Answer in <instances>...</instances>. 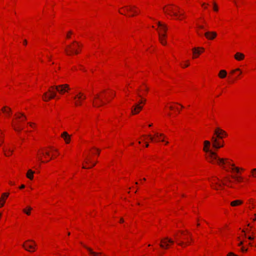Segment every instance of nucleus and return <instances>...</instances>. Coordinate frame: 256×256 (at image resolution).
I'll use <instances>...</instances> for the list:
<instances>
[{"label": "nucleus", "mask_w": 256, "mask_h": 256, "mask_svg": "<svg viewBox=\"0 0 256 256\" xmlns=\"http://www.w3.org/2000/svg\"><path fill=\"white\" fill-rule=\"evenodd\" d=\"M212 148L218 150L224 146V140L222 138L213 136L212 139Z\"/></svg>", "instance_id": "obj_20"}, {"label": "nucleus", "mask_w": 256, "mask_h": 256, "mask_svg": "<svg viewBox=\"0 0 256 256\" xmlns=\"http://www.w3.org/2000/svg\"><path fill=\"white\" fill-rule=\"evenodd\" d=\"M236 5H238V0H232Z\"/></svg>", "instance_id": "obj_48"}, {"label": "nucleus", "mask_w": 256, "mask_h": 256, "mask_svg": "<svg viewBox=\"0 0 256 256\" xmlns=\"http://www.w3.org/2000/svg\"><path fill=\"white\" fill-rule=\"evenodd\" d=\"M4 135L3 134L2 132L0 129V146L4 142Z\"/></svg>", "instance_id": "obj_36"}, {"label": "nucleus", "mask_w": 256, "mask_h": 256, "mask_svg": "<svg viewBox=\"0 0 256 256\" xmlns=\"http://www.w3.org/2000/svg\"><path fill=\"white\" fill-rule=\"evenodd\" d=\"M226 256H238V255L234 254V252H229L228 253V254H226Z\"/></svg>", "instance_id": "obj_41"}, {"label": "nucleus", "mask_w": 256, "mask_h": 256, "mask_svg": "<svg viewBox=\"0 0 256 256\" xmlns=\"http://www.w3.org/2000/svg\"><path fill=\"white\" fill-rule=\"evenodd\" d=\"M116 92L112 90L96 93L92 98V103L94 106L99 107L110 101L115 96Z\"/></svg>", "instance_id": "obj_5"}, {"label": "nucleus", "mask_w": 256, "mask_h": 256, "mask_svg": "<svg viewBox=\"0 0 256 256\" xmlns=\"http://www.w3.org/2000/svg\"><path fill=\"white\" fill-rule=\"evenodd\" d=\"M217 33L214 31H208L204 34V36L208 40H214L217 36Z\"/></svg>", "instance_id": "obj_24"}, {"label": "nucleus", "mask_w": 256, "mask_h": 256, "mask_svg": "<svg viewBox=\"0 0 256 256\" xmlns=\"http://www.w3.org/2000/svg\"><path fill=\"white\" fill-rule=\"evenodd\" d=\"M32 210V207L30 206H27L22 209V211L24 214L29 216L31 215Z\"/></svg>", "instance_id": "obj_30"}, {"label": "nucleus", "mask_w": 256, "mask_h": 256, "mask_svg": "<svg viewBox=\"0 0 256 256\" xmlns=\"http://www.w3.org/2000/svg\"><path fill=\"white\" fill-rule=\"evenodd\" d=\"M59 152L54 147L44 148L36 152V158L42 163L48 162L58 156Z\"/></svg>", "instance_id": "obj_4"}, {"label": "nucleus", "mask_w": 256, "mask_h": 256, "mask_svg": "<svg viewBox=\"0 0 256 256\" xmlns=\"http://www.w3.org/2000/svg\"><path fill=\"white\" fill-rule=\"evenodd\" d=\"M100 153V150L99 149L94 148L88 155L85 156L82 168H90L94 166L96 164V160L94 156L95 155H99Z\"/></svg>", "instance_id": "obj_12"}, {"label": "nucleus", "mask_w": 256, "mask_h": 256, "mask_svg": "<svg viewBox=\"0 0 256 256\" xmlns=\"http://www.w3.org/2000/svg\"><path fill=\"white\" fill-rule=\"evenodd\" d=\"M174 242L172 239L166 238L162 240L160 246L162 248H168Z\"/></svg>", "instance_id": "obj_21"}, {"label": "nucleus", "mask_w": 256, "mask_h": 256, "mask_svg": "<svg viewBox=\"0 0 256 256\" xmlns=\"http://www.w3.org/2000/svg\"><path fill=\"white\" fill-rule=\"evenodd\" d=\"M22 44L24 46H26L27 44V41H26V40H24V41L22 42Z\"/></svg>", "instance_id": "obj_44"}, {"label": "nucleus", "mask_w": 256, "mask_h": 256, "mask_svg": "<svg viewBox=\"0 0 256 256\" xmlns=\"http://www.w3.org/2000/svg\"><path fill=\"white\" fill-rule=\"evenodd\" d=\"M174 236L176 242L182 247L188 246L192 240L190 234L186 230L178 232Z\"/></svg>", "instance_id": "obj_11"}, {"label": "nucleus", "mask_w": 256, "mask_h": 256, "mask_svg": "<svg viewBox=\"0 0 256 256\" xmlns=\"http://www.w3.org/2000/svg\"><path fill=\"white\" fill-rule=\"evenodd\" d=\"M23 247L26 250L33 252L36 250V244L34 241L28 240L24 243Z\"/></svg>", "instance_id": "obj_19"}, {"label": "nucleus", "mask_w": 256, "mask_h": 256, "mask_svg": "<svg viewBox=\"0 0 256 256\" xmlns=\"http://www.w3.org/2000/svg\"><path fill=\"white\" fill-rule=\"evenodd\" d=\"M119 12L120 14L129 16H132L138 14V9L134 6H126L120 8Z\"/></svg>", "instance_id": "obj_13"}, {"label": "nucleus", "mask_w": 256, "mask_h": 256, "mask_svg": "<svg viewBox=\"0 0 256 256\" xmlns=\"http://www.w3.org/2000/svg\"><path fill=\"white\" fill-rule=\"evenodd\" d=\"M134 86V83L128 84L123 90V94L127 101L134 102L131 112L134 115L138 114L145 104L146 100L143 96L146 93L148 88L145 85L140 88Z\"/></svg>", "instance_id": "obj_2"}, {"label": "nucleus", "mask_w": 256, "mask_h": 256, "mask_svg": "<svg viewBox=\"0 0 256 256\" xmlns=\"http://www.w3.org/2000/svg\"><path fill=\"white\" fill-rule=\"evenodd\" d=\"M205 51V48L202 46H194L192 48V58H198Z\"/></svg>", "instance_id": "obj_16"}, {"label": "nucleus", "mask_w": 256, "mask_h": 256, "mask_svg": "<svg viewBox=\"0 0 256 256\" xmlns=\"http://www.w3.org/2000/svg\"><path fill=\"white\" fill-rule=\"evenodd\" d=\"M81 48V44L77 42H74L66 48L65 51L66 54L68 55L78 54L80 51Z\"/></svg>", "instance_id": "obj_14"}, {"label": "nucleus", "mask_w": 256, "mask_h": 256, "mask_svg": "<svg viewBox=\"0 0 256 256\" xmlns=\"http://www.w3.org/2000/svg\"><path fill=\"white\" fill-rule=\"evenodd\" d=\"M234 59L237 61H242L245 58V55L240 52H236L234 55Z\"/></svg>", "instance_id": "obj_29"}, {"label": "nucleus", "mask_w": 256, "mask_h": 256, "mask_svg": "<svg viewBox=\"0 0 256 256\" xmlns=\"http://www.w3.org/2000/svg\"><path fill=\"white\" fill-rule=\"evenodd\" d=\"M228 74L227 72L224 70H220L218 74V76L220 78H224L226 77Z\"/></svg>", "instance_id": "obj_31"}, {"label": "nucleus", "mask_w": 256, "mask_h": 256, "mask_svg": "<svg viewBox=\"0 0 256 256\" xmlns=\"http://www.w3.org/2000/svg\"><path fill=\"white\" fill-rule=\"evenodd\" d=\"M168 142H166V144H168Z\"/></svg>", "instance_id": "obj_52"}, {"label": "nucleus", "mask_w": 256, "mask_h": 256, "mask_svg": "<svg viewBox=\"0 0 256 256\" xmlns=\"http://www.w3.org/2000/svg\"><path fill=\"white\" fill-rule=\"evenodd\" d=\"M130 144V146H132L134 144V142H131Z\"/></svg>", "instance_id": "obj_51"}, {"label": "nucleus", "mask_w": 256, "mask_h": 256, "mask_svg": "<svg viewBox=\"0 0 256 256\" xmlns=\"http://www.w3.org/2000/svg\"><path fill=\"white\" fill-rule=\"evenodd\" d=\"M35 172V171L32 169H28L26 172V178L30 180H32L34 178V174Z\"/></svg>", "instance_id": "obj_27"}, {"label": "nucleus", "mask_w": 256, "mask_h": 256, "mask_svg": "<svg viewBox=\"0 0 256 256\" xmlns=\"http://www.w3.org/2000/svg\"><path fill=\"white\" fill-rule=\"evenodd\" d=\"M72 34V32L71 31L68 32L66 34V38H70V36Z\"/></svg>", "instance_id": "obj_42"}, {"label": "nucleus", "mask_w": 256, "mask_h": 256, "mask_svg": "<svg viewBox=\"0 0 256 256\" xmlns=\"http://www.w3.org/2000/svg\"><path fill=\"white\" fill-rule=\"evenodd\" d=\"M8 192H4L0 197V208L3 207L5 204L6 199L9 196Z\"/></svg>", "instance_id": "obj_25"}, {"label": "nucleus", "mask_w": 256, "mask_h": 256, "mask_svg": "<svg viewBox=\"0 0 256 256\" xmlns=\"http://www.w3.org/2000/svg\"><path fill=\"white\" fill-rule=\"evenodd\" d=\"M44 56H46L47 58H48V59L50 58V56L49 54H48V51H46V52H44Z\"/></svg>", "instance_id": "obj_43"}, {"label": "nucleus", "mask_w": 256, "mask_h": 256, "mask_svg": "<svg viewBox=\"0 0 256 256\" xmlns=\"http://www.w3.org/2000/svg\"><path fill=\"white\" fill-rule=\"evenodd\" d=\"M0 115L4 116L5 118H10L12 115V110L10 108L7 106H4L2 108Z\"/></svg>", "instance_id": "obj_22"}, {"label": "nucleus", "mask_w": 256, "mask_h": 256, "mask_svg": "<svg viewBox=\"0 0 256 256\" xmlns=\"http://www.w3.org/2000/svg\"><path fill=\"white\" fill-rule=\"evenodd\" d=\"M250 174H251L252 177L256 178V168L252 169L251 170Z\"/></svg>", "instance_id": "obj_37"}, {"label": "nucleus", "mask_w": 256, "mask_h": 256, "mask_svg": "<svg viewBox=\"0 0 256 256\" xmlns=\"http://www.w3.org/2000/svg\"><path fill=\"white\" fill-rule=\"evenodd\" d=\"M215 137L222 139L226 136V132L220 128H217L214 130Z\"/></svg>", "instance_id": "obj_23"}, {"label": "nucleus", "mask_w": 256, "mask_h": 256, "mask_svg": "<svg viewBox=\"0 0 256 256\" xmlns=\"http://www.w3.org/2000/svg\"><path fill=\"white\" fill-rule=\"evenodd\" d=\"M26 117L22 112L16 113L11 122V126L16 132H19L24 129L26 126Z\"/></svg>", "instance_id": "obj_8"}, {"label": "nucleus", "mask_w": 256, "mask_h": 256, "mask_svg": "<svg viewBox=\"0 0 256 256\" xmlns=\"http://www.w3.org/2000/svg\"><path fill=\"white\" fill-rule=\"evenodd\" d=\"M230 74H236L237 76L238 77L242 74V71L240 68H236L232 70L230 72Z\"/></svg>", "instance_id": "obj_32"}, {"label": "nucleus", "mask_w": 256, "mask_h": 256, "mask_svg": "<svg viewBox=\"0 0 256 256\" xmlns=\"http://www.w3.org/2000/svg\"><path fill=\"white\" fill-rule=\"evenodd\" d=\"M14 147L13 144L6 143L3 147V152L6 156H10L14 152Z\"/></svg>", "instance_id": "obj_18"}, {"label": "nucleus", "mask_w": 256, "mask_h": 256, "mask_svg": "<svg viewBox=\"0 0 256 256\" xmlns=\"http://www.w3.org/2000/svg\"><path fill=\"white\" fill-rule=\"evenodd\" d=\"M190 64V60H182L180 64V65L182 68H186L188 67Z\"/></svg>", "instance_id": "obj_34"}, {"label": "nucleus", "mask_w": 256, "mask_h": 256, "mask_svg": "<svg viewBox=\"0 0 256 256\" xmlns=\"http://www.w3.org/2000/svg\"><path fill=\"white\" fill-rule=\"evenodd\" d=\"M29 126L30 127H31L32 128H33L34 126V124H32V123H30L29 124Z\"/></svg>", "instance_id": "obj_45"}, {"label": "nucleus", "mask_w": 256, "mask_h": 256, "mask_svg": "<svg viewBox=\"0 0 256 256\" xmlns=\"http://www.w3.org/2000/svg\"><path fill=\"white\" fill-rule=\"evenodd\" d=\"M90 256H104L101 253L96 252L92 251V250L90 248H86Z\"/></svg>", "instance_id": "obj_33"}, {"label": "nucleus", "mask_w": 256, "mask_h": 256, "mask_svg": "<svg viewBox=\"0 0 256 256\" xmlns=\"http://www.w3.org/2000/svg\"><path fill=\"white\" fill-rule=\"evenodd\" d=\"M61 137L62 138L66 144H69L71 141V136L66 132H64L61 134Z\"/></svg>", "instance_id": "obj_26"}, {"label": "nucleus", "mask_w": 256, "mask_h": 256, "mask_svg": "<svg viewBox=\"0 0 256 256\" xmlns=\"http://www.w3.org/2000/svg\"><path fill=\"white\" fill-rule=\"evenodd\" d=\"M194 24L199 28H202V26L198 24V20H197L194 22Z\"/></svg>", "instance_id": "obj_38"}, {"label": "nucleus", "mask_w": 256, "mask_h": 256, "mask_svg": "<svg viewBox=\"0 0 256 256\" xmlns=\"http://www.w3.org/2000/svg\"><path fill=\"white\" fill-rule=\"evenodd\" d=\"M70 88L66 84L60 85L56 88L51 86L47 92L44 93L42 98L44 101L48 102L54 98L56 92H58L60 94H63L68 92Z\"/></svg>", "instance_id": "obj_7"}, {"label": "nucleus", "mask_w": 256, "mask_h": 256, "mask_svg": "<svg viewBox=\"0 0 256 256\" xmlns=\"http://www.w3.org/2000/svg\"><path fill=\"white\" fill-rule=\"evenodd\" d=\"M153 124L152 123L148 124V127H152V126Z\"/></svg>", "instance_id": "obj_49"}, {"label": "nucleus", "mask_w": 256, "mask_h": 256, "mask_svg": "<svg viewBox=\"0 0 256 256\" xmlns=\"http://www.w3.org/2000/svg\"><path fill=\"white\" fill-rule=\"evenodd\" d=\"M244 204V201L242 200H232L230 203V206L232 207H238Z\"/></svg>", "instance_id": "obj_28"}, {"label": "nucleus", "mask_w": 256, "mask_h": 256, "mask_svg": "<svg viewBox=\"0 0 256 256\" xmlns=\"http://www.w3.org/2000/svg\"><path fill=\"white\" fill-rule=\"evenodd\" d=\"M25 188V185L24 184H22L20 186V189H23Z\"/></svg>", "instance_id": "obj_46"}, {"label": "nucleus", "mask_w": 256, "mask_h": 256, "mask_svg": "<svg viewBox=\"0 0 256 256\" xmlns=\"http://www.w3.org/2000/svg\"><path fill=\"white\" fill-rule=\"evenodd\" d=\"M211 143L208 140L204 142L203 150L207 161L213 164L217 165L221 170V174L218 177L213 178L211 181V186L216 190H222L224 186L234 188L236 184L244 182L242 176L245 171L244 168L236 166L234 162L230 158H220L216 152L211 149Z\"/></svg>", "instance_id": "obj_1"}, {"label": "nucleus", "mask_w": 256, "mask_h": 256, "mask_svg": "<svg viewBox=\"0 0 256 256\" xmlns=\"http://www.w3.org/2000/svg\"><path fill=\"white\" fill-rule=\"evenodd\" d=\"M152 27L153 28H156L158 33L159 36V40L160 42V43L162 45H166V31H167V28L166 26L161 23L160 22L156 21L154 19H152Z\"/></svg>", "instance_id": "obj_10"}, {"label": "nucleus", "mask_w": 256, "mask_h": 256, "mask_svg": "<svg viewBox=\"0 0 256 256\" xmlns=\"http://www.w3.org/2000/svg\"><path fill=\"white\" fill-rule=\"evenodd\" d=\"M250 220L252 222L256 221V214H254L253 215L250 216Z\"/></svg>", "instance_id": "obj_39"}, {"label": "nucleus", "mask_w": 256, "mask_h": 256, "mask_svg": "<svg viewBox=\"0 0 256 256\" xmlns=\"http://www.w3.org/2000/svg\"><path fill=\"white\" fill-rule=\"evenodd\" d=\"M252 229V226L248 224L244 230L240 231L239 234L240 236L238 237L239 242L238 245L240 247V250L243 252H247L248 246L256 247V244L254 241V232Z\"/></svg>", "instance_id": "obj_3"}, {"label": "nucleus", "mask_w": 256, "mask_h": 256, "mask_svg": "<svg viewBox=\"0 0 256 256\" xmlns=\"http://www.w3.org/2000/svg\"><path fill=\"white\" fill-rule=\"evenodd\" d=\"M213 10L214 12H218V6L216 4V3H214L213 7H212Z\"/></svg>", "instance_id": "obj_40"}, {"label": "nucleus", "mask_w": 256, "mask_h": 256, "mask_svg": "<svg viewBox=\"0 0 256 256\" xmlns=\"http://www.w3.org/2000/svg\"><path fill=\"white\" fill-rule=\"evenodd\" d=\"M198 2H199L201 4L202 8L204 10L206 9L208 6V3L202 2H200V0H198Z\"/></svg>", "instance_id": "obj_35"}, {"label": "nucleus", "mask_w": 256, "mask_h": 256, "mask_svg": "<svg viewBox=\"0 0 256 256\" xmlns=\"http://www.w3.org/2000/svg\"><path fill=\"white\" fill-rule=\"evenodd\" d=\"M183 107L182 105L178 103L168 102L165 105L164 110H166L167 109H169L172 111L180 112Z\"/></svg>", "instance_id": "obj_17"}, {"label": "nucleus", "mask_w": 256, "mask_h": 256, "mask_svg": "<svg viewBox=\"0 0 256 256\" xmlns=\"http://www.w3.org/2000/svg\"><path fill=\"white\" fill-rule=\"evenodd\" d=\"M152 132L154 133V135L149 134L142 136L138 140V144H140L142 142H144L146 143V147L147 148L148 146V142H165V136L164 134L159 133L154 130H153Z\"/></svg>", "instance_id": "obj_9"}, {"label": "nucleus", "mask_w": 256, "mask_h": 256, "mask_svg": "<svg viewBox=\"0 0 256 256\" xmlns=\"http://www.w3.org/2000/svg\"><path fill=\"white\" fill-rule=\"evenodd\" d=\"M164 14L172 18L182 20L185 18L184 12L178 6L174 4H168L163 8Z\"/></svg>", "instance_id": "obj_6"}, {"label": "nucleus", "mask_w": 256, "mask_h": 256, "mask_svg": "<svg viewBox=\"0 0 256 256\" xmlns=\"http://www.w3.org/2000/svg\"><path fill=\"white\" fill-rule=\"evenodd\" d=\"M124 222V220L122 218H121L120 220V223H123Z\"/></svg>", "instance_id": "obj_47"}, {"label": "nucleus", "mask_w": 256, "mask_h": 256, "mask_svg": "<svg viewBox=\"0 0 256 256\" xmlns=\"http://www.w3.org/2000/svg\"><path fill=\"white\" fill-rule=\"evenodd\" d=\"M86 98V96L83 92H78L74 96V103L76 106H80L82 104Z\"/></svg>", "instance_id": "obj_15"}, {"label": "nucleus", "mask_w": 256, "mask_h": 256, "mask_svg": "<svg viewBox=\"0 0 256 256\" xmlns=\"http://www.w3.org/2000/svg\"><path fill=\"white\" fill-rule=\"evenodd\" d=\"M146 180V178H144L142 180H141L140 181L142 182V181H145Z\"/></svg>", "instance_id": "obj_50"}]
</instances>
